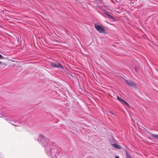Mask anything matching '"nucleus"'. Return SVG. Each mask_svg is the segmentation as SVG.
I'll return each mask as SVG.
<instances>
[{
	"label": "nucleus",
	"instance_id": "obj_1",
	"mask_svg": "<svg viewBox=\"0 0 158 158\" xmlns=\"http://www.w3.org/2000/svg\"><path fill=\"white\" fill-rule=\"evenodd\" d=\"M38 141L42 144L45 148V151L53 158L56 157L55 155L57 151L56 146L55 143L50 141L49 139L46 138L42 135H39Z\"/></svg>",
	"mask_w": 158,
	"mask_h": 158
},
{
	"label": "nucleus",
	"instance_id": "obj_2",
	"mask_svg": "<svg viewBox=\"0 0 158 158\" xmlns=\"http://www.w3.org/2000/svg\"><path fill=\"white\" fill-rule=\"evenodd\" d=\"M95 28L100 33H105V30L102 27L95 24L94 25Z\"/></svg>",
	"mask_w": 158,
	"mask_h": 158
},
{
	"label": "nucleus",
	"instance_id": "obj_3",
	"mask_svg": "<svg viewBox=\"0 0 158 158\" xmlns=\"http://www.w3.org/2000/svg\"><path fill=\"white\" fill-rule=\"evenodd\" d=\"M51 66L53 67L63 69L64 68L63 66L59 63H53L51 64Z\"/></svg>",
	"mask_w": 158,
	"mask_h": 158
},
{
	"label": "nucleus",
	"instance_id": "obj_4",
	"mask_svg": "<svg viewBox=\"0 0 158 158\" xmlns=\"http://www.w3.org/2000/svg\"><path fill=\"white\" fill-rule=\"evenodd\" d=\"M123 153L124 155L126 156L127 158H131L130 155L128 152L125 148H124L123 149Z\"/></svg>",
	"mask_w": 158,
	"mask_h": 158
},
{
	"label": "nucleus",
	"instance_id": "obj_5",
	"mask_svg": "<svg viewBox=\"0 0 158 158\" xmlns=\"http://www.w3.org/2000/svg\"><path fill=\"white\" fill-rule=\"evenodd\" d=\"M126 83L128 85H129L131 86H135V84L131 82L130 80H126L125 81Z\"/></svg>",
	"mask_w": 158,
	"mask_h": 158
},
{
	"label": "nucleus",
	"instance_id": "obj_6",
	"mask_svg": "<svg viewBox=\"0 0 158 158\" xmlns=\"http://www.w3.org/2000/svg\"><path fill=\"white\" fill-rule=\"evenodd\" d=\"M112 146L117 149H121L122 148V147L121 146L116 143H114L112 144Z\"/></svg>",
	"mask_w": 158,
	"mask_h": 158
},
{
	"label": "nucleus",
	"instance_id": "obj_7",
	"mask_svg": "<svg viewBox=\"0 0 158 158\" xmlns=\"http://www.w3.org/2000/svg\"><path fill=\"white\" fill-rule=\"evenodd\" d=\"M117 99L118 100L120 101L121 102H124L125 104L127 105V106H128L129 105V104H128V103L125 102L123 99L119 98V97H117Z\"/></svg>",
	"mask_w": 158,
	"mask_h": 158
},
{
	"label": "nucleus",
	"instance_id": "obj_8",
	"mask_svg": "<svg viewBox=\"0 0 158 158\" xmlns=\"http://www.w3.org/2000/svg\"><path fill=\"white\" fill-rule=\"evenodd\" d=\"M151 135L155 139H158V135L153 134H151Z\"/></svg>",
	"mask_w": 158,
	"mask_h": 158
},
{
	"label": "nucleus",
	"instance_id": "obj_9",
	"mask_svg": "<svg viewBox=\"0 0 158 158\" xmlns=\"http://www.w3.org/2000/svg\"><path fill=\"white\" fill-rule=\"evenodd\" d=\"M107 16L110 19H114V18L113 16H112L111 15H110V14H108L107 15Z\"/></svg>",
	"mask_w": 158,
	"mask_h": 158
},
{
	"label": "nucleus",
	"instance_id": "obj_10",
	"mask_svg": "<svg viewBox=\"0 0 158 158\" xmlns=\"http://www.w3.org/2000/svg\"><path fill=\"white\" fill-rule=\"evenodd\" d=\"M103 12L106 15L109 14V12H108L106 10H103Z\"/></svg>",
	"mask_w": 158,
	"mask_h": 158
},
{
	"label": "nucleus",
	"instance_id": "obj_11",
	"mask_svg": "<svg viewBox=\"0 0 158 158\" xmlns=\"http://www.w3.org/2000/svg\"><path fill=\"white\" fill-rule=\"evenodd\" d=\"M3 58V56L0 54V59H2Z\"/></svg>",
	"mask_w": 158,
	"mask_h": 158
},
{
	"label": "nucleus",
	"instance_id": "obj_12",
	"mask_svg": "<svg viewBox=\"0 0 158 158\" xmlns=\"http://www.w3.org/2000/svg\"><path fill=\"white\" fill-rule=\"evenodd\" d=\"M115 158H119V157L118 156H116L115 157Z\"/></svg>",
	"mask_w": 158,
	"mask_h": 158
},
{
	"label": "nucleus",
	"instance_id": "obj_13",
	"mask_svg": "<svg viewBox=\"0 0 158 158\" xmlns=\"http://www.w3.org/2000/svg\"><path fill=\"white\" fill-rule=\"evenodd\" d=\"M2 64V62H1L0 61V64Z\"/></svg>",
	"mask_w": 158,
	"mask_h": 158
}]
</instances>
